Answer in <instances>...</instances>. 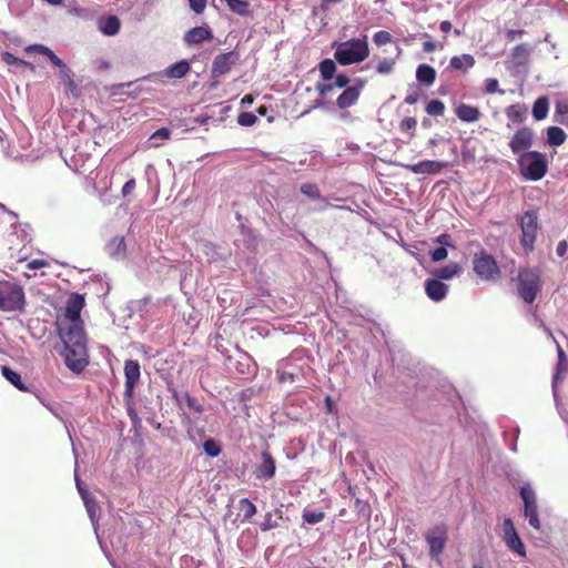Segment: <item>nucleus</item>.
<instances>
[{
	"instance_id": "f257e3e1",
	"label": "nucleus",
	"mask_w": 568,
	"mask_h": 568,
	"mask_svg": "<svg viewBox=\"0 0 568 568\" xmlns=\"http://www.w3.org/2000/svg\"><path fill=\"white\" fill-rule=\"evenodd\" d=\"M333 48L335 49L334 59L341 65L361 63L369 57L371 52L366 34L347 41L335 42Z\"/></svg>"
},
{
	"instance_id": "f03ea898",
	"label": "nucleus",
	"mask_w": 568,
	"mask_h": 568,
	"mask_svg": "<svg viewBox=\"0 0 568 568\" xmlns=\"http://www.w3.org/2000/svg\"><path fill=\"white\" fill-rule=\"evenodd\" d=\"M26 293L21 284L16 281H0V311L19 312L26 310Z\"/></svg>"
},
{
	"instance_id": "7ed1b4c3",
	"label": "nucleus",
	"mask_w": 568,
	"mask_h": 568,
	"mask_svg": "<svg viewBox=\"0 0 568 568\" xmlns=\"http://www.w3.org/2000/svg\"><path fill=\"white\" fill-rule=\"evenodd\" d=\"M517 165L520 174L529 181L541 180L548 171L547 156L538 151L519 154Z\"/></svg>"
},
{
	"instance_id": "20e7f679",
	"label": "nucleus",
	"mask_w": 568,
	"mask_h": 568,
	"mask_svg": "<svg viewBox=\"0 0 568 568\" xmlns=\"http://www.w3.org/2000/svg\"><path fill=\"white\" fill-rule=\"evenodd\" d=\"M541 291L540 272L537 268H521L518 273V294L527 304L534 303Z\"/></svg>"
},
{
	"instance_id": "39448f33",
	"label": "nucleus",
	"mask_w": 568,
	"mask_h": 568,
	"mask_svg": "<svg viewBox=\"0 0 568 568\" xmlns=\"http://www.w3.org/2000/svg\"><path fill=\"white\" fill-rule=\"evenodd\" d=\"M473 271L485 282H496L501 277V271L496 258L485 250L474 254Z\"/></svg>"
},
{
	"instance_id": "423d86ee",
	"label": "nucleus",
	"mask_w": 568,
	"mask_h": 568,
	"mask_svg": "<svg viewBox=\"0 0 568 568\" xmlns=\"http://www.w3.org/2000/svg\"><path fill=\"white\" fill-rule=\"evenodd\" d=\"M521 237L520 243L526 253L534 250L538 232V216L534 211H527L520 219Z\"/></svg>"
},
{
	"instance_id": "0eeeda50",
	"label": "nucleus",
	"mask_w": 568,
	"mask_h": 568,
	"mask_svg": "<svg viewBox=\"0 0 568 568\" xmlns=\"http://www.w3.org/2000/svg\"><path fill=\"white\" fill-rule=\"evenodd\" d=\"M425 540L428 545L430 557L438 558L443 554L448 540V527L445 524L434 526L426 532Z\"/></svg>"
},
{
	"instance_id": "6e6552de",
	"label": "nucleus",
	"mask_w": 568,
	"mask_h": 568,
	"mask_svg": "<svg viewBox=\"0 0 568 568\" xmlns=\"http://www.w3.org/2000/svg\"><path fill=\"white\" fill-rule=\"evenodd\" d=\"M59 333L64 346H87L82 322L61 324Z\"/></svg>"
},
{
	"instance_id": "1a4fd4ad",
	"label": "nucleus",
	"mask_w": 568,
	"mask_h": 568,
	"mask_svg": "<svg viewBox=\"0 0 568 568\" xmlns=\"http://www.w3.org/2000/svg\"><path fill=\"white\" fill-rule=\"evenodd\" d=\"M520 497L524 501L525 517L528 518L529 525L535 529H540V520L538 517V507L536 500V494L529 485L520 487Z\"/></svg>"
},
{
	"instance_id": "9d476101",
	"label": "nucleus",
	"mask_w": 568,
	"mask_h": 568,
	"mask_svg": "<svg viewBox=\"0 0 568 568\" xmlns=\"http://www.w3.org/2000/svg\"><path fill=\"white\" fill-rule=\"evenodd\" d=\"M534 144V131L528 126L518 129L509 141V148L514 155L519 156L526 152H531L530 148Z\"/></svg>"
},
{
	"instance_id": "9b49d317",
	"label": "nucleus",
	"mask_w": 568,
	"mask_h": 568,
	"mask_svg": "<svg viewBox=\"0 0 568 568\" xmlns=\"http://www.w3.org/2000/svg\"><path fill=\"white\" fill-rule=\"evenodd\" d=\"M65 364L77 373L82 372L88 365V349L87 346H65Z\"/></svg>"
},
{
	"instance_id": "f8f14e48",
	"label": "nucleus",
	"mask_w": 568,
	"mask_h": 568,
	"mask_svg": "<svg viewBox=\"0 0 568 568\" xmlns=\"http://www.w3.org/2000/svg\"><path fill=\"white\" fill-rule=\"evenodd\" d=\"M239 60V53L235 51H230L225 53H221L216 55L212 62L211 75L212 78H221L229 73L232 69V65L236 63Z\"/></svg>"
},
{
	"instance_id": "ddd939ff",
	"label": "nucleus",
	"mask_w": 568,
	"mask_h": 568,
	"mask_svg": "<svg viewBox=\"0 0 568 568\" xmlns=\"http://www.w3.org/2000/svg\"><path fill=\"white\" fill-rule=\"evenodd\" d=\"M503 528H504V540H505V544L507 545V547L511 551L520 555L521 557H525L526 556L525 545L523 544V541L514 526L513 520L510 518H506L504 520Z\"/></svg>"
},
{
	"instance_id": "4468645a",
	"label": "nucleus",
	"mask_w": 568,
	"mask_h": 568,
	"mask_svg": "<svg viewBox=\"0 0 568 568\" xmlns=\"http://www.w3.org/2000/svg\"><path fill=\"white\" fill-rule=\"evenodd\" d=\"M140 364L138 361L134 359H128L124 363V397L128 399H131L134 393L135 385L138 384L140 379Z\"/></svg>"
},
{
	"instance_id": "2eb2a0df",
	"label": "nucleus",
	"mask_w": 568,
	"mask_h": 568,
	"mask_svg": "<svg viewBox=\"0 0 568 568\" xmlns=\"http://www.w3.org/2000/svg\"><path fill=\"white\" fill-rule=\"evenodd\" d=\"M356 83L352 87H347L337 98L336 105L339 109H347L354 104L359 99L361 92L366 84L364 79H356Z\"/></svg>"
},
{
	"instance_id": "dca6fc26",
	"label": "nucleus",
	"mask_w": 568,
	"mask_h": 568,
	"mask_svg": "<svg viewBox=\"0 0 568 568\" xmlns=\"http://www.w3.org/2000/svg\"><path fill=\"white\" fill-rule=\"evenodd\" d=\"M402 166L414 174L435 175L446 169L448 163L442 161L424 160L416 164H402Z\"/></svg>"
},
{
	"instance_id": "f3484780",
	"label": "nucleus",
	"mask_w": 568,
	"mask_h": 568,
	"mask_svg": "<svg viewBox=\"0 0 568 568\" xmlns=\"http://www.w3.org/2000/svg\"><path fill=\"white\" fill-rule=\"evenodd\" d=\"M276 463L274 457L268 450L261 454V463L255 466L254 475L258 479H272L275 475Z\"/></svg>"
},
{
	"instance_id": "a211bd4d",
	"label": "nucleus",
	"mask_w": 568,
	"mask_h": 568,
	"mask_svg": "<svg viewBox=\"0 0 568 568\" xmlns=\"http://www.w3.org/2000/svg\"><path fill=\"white\" fill-rule=\"evenodd\" d=\"M424 286L426 295L434 302L443 301L449 291L448 285L436 277L426 280Z\"/></svg>"
},
{
	"instance_id": "6ab92c4d",
	"label": "nucleus",
	"mask_w": 568,
	"mask_h": 568,
	"mask_svg": "<svg viewBox=\"0 0 568 568\" xmlns=\"http://www.w3.org/2000/svg\"><path fill=\"white\" fill-rule=\"evenodd\" d=\"M83 306L84 298L82 295L74 293L70 296V298L67 301L64 314L68 323L82 322L80 318V313Z\"/></svg>"
},
{
	"instance_id": "aec40b11",
	"label": "nucleus",
	"mask_w": 568,
	"mask_h": 568,
	"mask_svg": "<svg viewBox=\"0 0 568 568\" xmlns=\"http://www.w3.org/2000/svg\"><path fill=\"white\" fill-rule=\"evenodd\" d=\"M213 38V33L209 27H195L189 30L184 36L187 44H200Z\"/></svg>"
},
{
	"instance_id": "412c9836",
	"label": "nucleus",
	"mask_w": 568,
	"mask_h": 568,
	"mask_svg": "<svg viewBox=\"0 0 568 568\" xmlns=\"http://www.w3.org/2000/svg\"><path fill=\"white\" fill-rule=\"evenodd\" d=\"M455 114L460 121L467 123L476 122L481 116V112L477 106L466 103H459L455 108Z\"/></svg>"
},
{
	"instance_id": "4be33fe9",
	"label": "nucleus",
	"mask_w": 568,
	"mask_h": 568,
	"mask_svg": "<svg viewBox=\"0 0 568 568\" xmlns=\"http://www.w3.org/2000/svg\"><path fill=\"white\" fill-rule=\"evenodd\" d=\"M558 362L556 372L552 376V385L556 386L562 381L564 376L568 373V357L562 347L557 343Z\"/></svg>"
},
{
	"instance_id": "5701e85b",
	"label": "nucleus",
	"mask_w": 568,
	"mask_h": 568,
	"mask_svg": "<svg viewBox=\"0 0 568 568\" xmlns=\"http://www.w3.org/2000/svg\"><path fill=\"white\" fill-rule=\"evenodd\" d=\"M99 30L108 37L115 36L120 31V20L116 16L102 17L98 21Z\"/></svg>"
},
{
	"instance_id": "b1692460",
	"label": "nucleus",
	"mask_w": 568,
	"mask_h": 568,
	"mask_svg": "<svg viewBox=\"0 0 568 568\" xmlns=\"http://www.w3.org/2000/svg\"><path fill=\"white\" fill-rule=\"evenodd\" d=\"M26 52H37L48 57V59L58 68L64 69L65 63L48 47L43 44H31L26 48Z\"/></svg>"
},
{
	"instance_id": "393cba45",
	"label": "nucleus",
	"mask_w": 568,
	"mask_h": 568,
	"mask_svg": "<svg viewBox=\"0 0 568 568\" xmlns=\"http://www.w3.org/2000/svg\"><path fill=\"white\" fill-rule=\"evenodd\" d=\"M462 273V266L456 262H450L447 265L439 267L433 272L434 276L438 280H452Z\"/></svg>"
},
{
	"instance_id": "a878e982",
	"label": "nucleus",
	"mask_w": 568,
	"mask_h": 568,
	"mask_svg": "<svg viewBox=\"0 0 568 568\" xmlns=\"http://www.w3.org/2000/svg\"><path fill=\"white\" fill-rule=\"evenodd\" d=\"M476 61L471 54L454 55L449 61V67L458 71H468L475 65Z\"/></svg>"
},
{
	"instance_id": "bb28decb",
	"label": "nucleus",
	"mask_w": 568,
	"mask_h": 568,
	"mask_svg": "<svg viewBox=\"0 0 568 568\" xmlns=\"http://www.w3.org/2000/svg\"><path fill=\"white\" fill-rule=\"evenodd\" d=\"M416 79L422 84L429 87L436 80V71L432 65L419 64L416 70Z\"/></svg>"
},
{
	"instance_id": "cd10ccee",
	"label": "nucleus",
	"mask_w": 568,
	"mask_h": 568,
	"mask_svg": "<svg viewBox=\"0 0 568 568\" xmlns=\"http://www.w3.org/2000/svg\"><path fill=\"white\" fill-rule=\"evenodd\" d=\"M125 248V239L121 235L111 239L105 246V250L111 257H119L124 255Z\"/></svg>"
},
{
	"instance_id": "c85d7f7f",
	"label": "nucleus",
	"mask_w": 568,
	"mask_h": 568,
	"mask_svg": "<svg viewBox=\"0 0 568 568\" xmlns=\"http://www.w3.org/2000/svg\"><path fill=\"white\" fill-rule=\"evenodd\" d=\"M190 63L186 60H181L173 63L165 70V75L171 79H182L190 72Z\"/></svg>"
},
{
	"instance_id": "c756f323",
	"label": "nucleus",
	"mask_w": 568,
	"mask_h": 568,
	"mask_svg": "<svg viewBox=\"0 0 568 568\" xmlns=\"http://www.w3.org/2000/svg\"><path fill=\"white\" fill-rule=\"evenodd\" d=\"M1 372H2L3 377L8 382H10L14 387H17L19 390H22V392L28 390L27 385L22 382L21 375L18 372L13 371L9 366H2Z\"/></svg>"
},
{
	"instance_id": "7c9ffc66",
	"label": "nucleus",
	"mask_w": 568,
	"mask_h": 568,
	"mask_svg": "<svg viewBox=\"0 0 568 568\" xmlns=\"http://www.w3.org/2000/svg\"><path fill=\"white\" fill-rule=\"evenodd\" d=\"M531 53V47L528 43H520L511 50V58L517 64H524L528 61Z\"/></svg>"
},
{
	"instance_id": "2f4dec72",
	"label": "nucleus",
	"mask_w": 568,
	"mask_h": 568,
	"mask_svg": "<svg viewBox=\"0 0 568 568\" xmlns=\"http://www.w3.org/2000/svg\"><path fill=\"white\" fill-rule=\"evenodd\" d=\"M567 134L559 126H549L547 129V140L550 145L559 146L565 143Z\"/></svg>"
},
{
	"instance_id": "473e14b6",
	"label": "nucleus",
	"mask_w": 568,
	"mask_h": 568,
	"mask_svg": "<svg viewBox=\"0 0 568 568\" xmlns=\"http://www.w3.org/2000/svg\"><path fill=\"white\" fill-rule=\"evenodd\" d=\"M548 99L546 97L538 98L532 105V115L536 120H542L548 113Z\"/></svg>"
},
{
	"instance_id": "72a5a7b5",
	"label": "nucleus",
	"mask_w": 568,
	"mask_h": 568,
	"mask_svg": "<svg viewBox=\"0 0 568 568\" xmlns=\"http://www.w3.org/2000/svg\"><path fill=\"white\" fill-rule=\"evenodd\" d=\"M318 71L324 81H328L334 77L336 64L332 59H324L318 64Z\"/></svg>"
},
{
	"instance_id": "f704fd0d",
	"label": "nucleus",
	"mask_w": 568,
	"mask_h": 568,
	"mask_svg": "<svg viewBox=\"0 0 568 568\" xmlns=\"http://www.w3.org/2000/svg\"><path fill=\"white\" fill-rule=\"evenodd\" d=\"M231 11L240 16L250 14V3L246 0H224Z\"/></svg>"
},
{
	"instance_id": "c9c22d12",
	"label": "nucleus",
	"mask_w": 568,
	"mask_h": 568,
	"mask_svg": "<svg viewBox=\"0 0 568 568\" xmlns=\"http://www.w3.org/2000/svg\"><path fill=\"white\" fill-rule=\"evenodd\" d=\"M526 109L520 104H513L506 109L507 118L514 123H521L525 119Z\"/></svg>"
},
{
	"instance_id": "e433bc0d",
	"label": "nucleus",
	"mask_w": 568,
	"mask_h": 568,
	"mask_svg": "<svg viewBox=\"0 0 568 568\" xmlns=\"http://www.w3.org/2000/svg\"><path fill=\"white\" fill-rule=\"evenodd\" d=\"M237 507L243 514V521L250 520L256 514L255 505L247 498L240 499Z\"/></svg>"
},
{
	"instance_id": "4c0bfd02",
	"label": "nucleus",
	"mask_w": 568,
	"mask_h": 568,
	"mask_svg": "<svg viewBox=\"0 0 568 568\" xmlns=\"http://www.w3.org/2000/svg\"><path fill=\"white\" fill-rule=\"evenodd\" d=\"M59 78L71 93L75 91L77 84L73 80V73L68 67L60 70Z\"/></svg>"
},
{
	"instance_id": "58836bf2",
	"label": "nucleus",
	"mask_w": 568,
	"mask_h": 568,
	"mask_svg": "<svg viewBox=\"0 0 568 568\" xmlns=\"http://www.w3.org/2000/svg\"><path fill=\"white\" fill-rule=\"evenodd\" d=\"M425 111L433 116H442L445 112V104L440 100H430L426 106Z\"/></svg>"
},
{
	"instance_id": "ea45409f",
	"label": "nucleus",
	"mask_w": 568,
	"mask_h": 568,
	"mask_svg": "<svg viewBox=\"0 0 568 568\" xmlns=\"http://www.w3.org/2000/svg\"><path fill=\"white\" fill-rule=\"evenodd\" d=\"M324 517H325V514L323 511L307 509V508H305L303 510V515H302L303 520L305 523L312 524V525L322 521L324 519Z\"/></svg>"
},
{
	"instance_id": "a19ab883",
	"label": "nucleus",
	"mask_w": 568,
	"mask_h": 568,
	"mask_svg": "<svg viewBox=\"0 0 568 568\" xmlns=\"http://www.w3.org/2000/svg\"><path fill=\"white\" fill-rule=\"evenodd\" d=\"M203 449L205 454L210 457H217L222 450L220 444L212 438L203 443Z\"/></svg>"
},
{
	"instance_id": "79ce46f5",
	"label": "nucleus",
	"mask_w": 568,
	"mask_h": 568,
	"mask_svg": "<svg viewBox=\"0 0 568 568\" xmlns=\"http://www.w3.org/2000/svg\"><path fill=\"white\" fill-rule=\"evenodd\" d=\"M417 126V120L413 116L404 118L399 123V129L403 132L412 131L409 139L415 135V129Z\"/></svg>"
},
{
	"instance_id": "37998d69",
	"label": "nucleus",
	"mask_w": 568,
	"mask_h": 568,
	"mask_svg": "<svg viewBox=\"0 0 568 568\" xmlns=\"http://www.w3.org/2000/svg\"><path fill=\"white\" fill-rule=\"evenodd\" d=\"M395 67V60L394 59H383L379 61L376 65V71L379 74H389L393 72Z\"/></svg>"
},
{
	"instance_id": "c03bdc74",
	"label": "nucleus",
	"mask_w": 568,
	"mask_h": 568,
	"mask_svg": "<svg viewBox=\"0 0 568 568\" xmlns=\"http://www.w3.org/2000/svg\"><path fill=\"white\" fill-rule=\"evenodd\" d=\"M82 499L90 518L93 520L99 508L97 501L89 494H82Z\"/></svg>"
},
{
	"instance_id": "a18cd8bd",
	"label": "nucleus",
	"mask_w": 568,
	"mask_h": 568,
	"mask_svg": "<svg viewBox=\"0 0 568 568\" xmlns=\"http://www.w3.org/2000/svg\"><path fill=\"white\" fill-rule=\"evenodd\" d=\"M301 192L305 194L306 196L317 200L321 197L320 190L317 185L313 183H304L301 185Z\"/></svg>"
},
{
	"instance_id": "49530a36",
	"label": "nucleus",
	"mask_w": 568,
	"mask_h": 568,
	"mask_svg": "<svg viewBox=\"0 0 568 568\" xmlns=\"http://www.w3.org/2000/svg\"><path fill=\"white\" fill-rule=\"evenodd\" d=\"M257 122V116L252 112H242L237 116V123L242 126H252Z\"/></svg>"
},
{
	"instance_id": "de8ad7c7",
	"label": "nucleus",
	"mask_w": 568,
	"mask_h": 568,
	"mask_svg": "<svg viewBox=\"0 0 568 568\" xmlns=\"http://www.w3.org/2000/svg\"><path fill=\"white\" fill-rule=\"evenodd\" d=\"M373 40L376 45H385L392 42L393 37L388 31L381 30L374 34Z\"/></svg>"
},
{
	"instance_id": "09e8293b",
	"label": "nucleus",
	"mask_w": 568,
	"mask_h": 568,
	"mask_svg": "<svg viewBox=\"0 0 568 568\" xmlns=\"http://www.w3.org/2000/svg\"><path fill=\"white\" fill-rule=\"evenodd\" d=\"M171 136V131L168 128H161L156 130L150 138L151 141H155L156 139L169 140ZM161 143L152 142V146L159 148Z\"/></svg>"
},
{
	"instance_id": "8fccbe9b",
	"label": "nucleus",
	"mask_w": 568,
	"mask_h": 568,
	"mask_svg": "<svg viewBox=\"0 0 568 568\" xmlns=\"http://www.w3.org/2000/svg\"><path fill=\"white\" fill-rule=\"evenodd\" d=\"M485 92L488 94H493L496 92L504 93L503 90H499V82L495 78L487 79L485 82Z\"/></svg>"
},
{
	"instance_id": "3c124183",
	"label": "nucleus",
	"mask_w": 568,
	"mask_h": 568,
	"mask_svg": "<svg viewBox=\"0 0 568 568\" xmlns=\"http://www.w3.org/2000/svg\"><path fill=\"white\" fill-rule=\"evenodd\" d=\"M185 402L190 409H193L196 414H202L204 407L197 402V399L189 394L185 395Z\"/></svg>"
},
{
	"instance_id": "603ef678",
	"label": "nucleus",
	"mask_w": 568,
	"mask_h": 568,
	"mask_svg": "<svg viewBox=\"0 0 568 568\" xmlns=\"http://www.w3.org/2000/svg\"><path fill=\"white\" fill-rule=\"evenodd\" d=\"M278 526L277 521L273 519L272 513H266L264 520L261 523V529L267 531Z\"/></svg>"
},
{
	"instance_id": "864d4df0",
	"label": "nucleus",
	"mask_w": 568,
	"mask_h": 568,
	"mask_svg": "<svg viewBox=\"0 0 568 568\" xmlns=\"http://www.w3.org/2000/svg\"><path fill=\"white\" fill-rule=\"evenodd\" d=\"M429 254H430L433 262H442V261L446 260L448 256V252L445 246L437 247L434 251H432Z\"/></svg>"
},
{
	"instance_id": "5fc2aeb1",
	"label": "nucleus",
	"mask_w": 568,
	"mask_h": 568,
	"mask_svg": "<svg viewBox=\"0 0 568 568\" xmlns=\"http://www.w3.org/2000/svg\"><path fill=\"white\" fill-rule=\"evenodd\" d=\"M190 8L196 14H202L206 8L207 0H187Z\"/></svg>"
},
{
	"instance_id": "6e6d98bb",
	"label": "nucleus",
	"mask_w": 568,
	"mask_h": 568,
	"mask_svg": "<svg viewBox=\"0 0 568 568\" xmlns=\"http://www.w3.org/2000/svg\"><path fill=\"white\" fill-rule=\"evenodd\" d=\"M2 60L8 65H22V63H24L23 59H20L18 57H16L13 53H10V52H4L2 54Z\"/></svg>"
},
{
	"instance_id": "4d7b16f0",
	"label": "nucleus",
	"mask_w": 568,
	"mask_h": 568,
	"mask_svg": "<svg viewBox=\"0 0 568 568\" xmlns=\"http://www.w3.org/2000/svg\"><path fill=\"white\" fill-rule=\"evenodd\" d=\"M434 242L438 243V244H440L442 246H445V247H454V245L452 243V236L448 233H443V234L438 235L434 240Z\"/></svg>"
},
{
	"instance_id": "13d9d810",
	"label": "nucleus",
	"mask_w": 568,
	"mask_h": 568,
	"mask_svg": "<svg viewBox=\"0 0 568 568\" xmlns=\"http://www.w3.org/2000/svg\"><path fill=\"white\" fill-rule=\"evenodd\" d=\"M348 83H349V78L346 74L339 73L335 77L334 87H336L338 89H342V88L346 89Z\"/></svg>"
},
{
	"instance_id": "bf43d9fd",
	"label": "nucleus",
	"mask_w": 568,
	"mask_h": 568,
	"mask_svg": "<svg viewBox=\"0 0 568 568\" xmlns=\"http://www.w3.org/2000/svg\"><path fill=\"white\" fill-rule=\"evenodd\" d=\"M135 180L134 179H130L129 181H126L124 183V185L122 186V195L123 196H129L130 194L133 193V191L135 190Z\"/></svg>"
},
{
	"instance_id": "052dcab7",
	"label": "nucleus",
	"mask_w": 568,
	"mask_h": 568,
	"mask_svg": "<svg viewBox=\"0 0 568 568\" xmlns=\"http://www.w3.org/2000/svg\"><path fill=\"white\" fill-rule=\"evenodd\" d=\"M48 262L43 258H36V260H32L30 261L28 264H27V268L28 270H39V268H42V267H45L48 266Z\"/></svg>"
},
{
	"instance_id": "680f3d73",
	"label": "nucleus",
	"mask_w": 568,
	"mask_h": 568,
	"mask_svg": "<svg viewBox=\"0 0 568 568\" xmlns=\"http://www.w3.org/2000/svg\"><path fill=\"white\" fill-rule=\"evenodd\" d=\"M355 510L358 514H368L369 513V505L366 501H363L361 499L355 500Z\"/></svg>"
},
{
	"instance_id": "e2e57ef3",
	"label": "nucleus",
	"mask_w": 568,
	"mask_h": 568,
	"mask_svg": "<svg viewBox=\"0 0 568 568\" xmlns=\"http://www.w3.org/2000/svg\"><path fill=\"white\" fill-rule=\"evenodd\" d=\"M525 34V30H514V29H509L506 31V39L508 41H514L516 40L517 38H520Z\"/></svg>"
},
{
	"instance_id": "0e129e2a",
	"label": "nucleus",
	"mask_w": 568,
	"mask_h": 568,
	"mask_svg": "<svg viewBox=\"0 0 568 568\" xmlns=\"http://www.w3.org/2000/svg\"><path fill=\"white\" fill-rule=\"evenodd\" d=\"M334 84H323V83H317L316 84V90L317 92L320 93V95L324 97L326 95L329 91H332Z\"/></svg>"
},
{
	"instance_id": "69168bd1",
	"label": "nucleus",
	"mask_w": 568,
	"mask_h": 568,
	"mask_svg": "<svg viewBox=\"0 0 568 568\" xmlns=\"http://www.w3.org/2000/svg\"><path fill=\"white\" fill-rule=\"evenodd\" d=\"M436 43L433 42V41H425L423 43V50L424 52H427V53H430V52H434L436 50Z\"/></svg>"
},
{
	"instance_id": "338daca9",
	"label": "nucleus",
	"mask_w": 568,
	"mask_h": 568,
	"mask_svg": "<svg viewBox=\"0 0 568 568\" xmlns=\"http://www.w3.org/2000/svg\"><path fill=\"white\" fill-rule=\"evenodd\" d=\"M418 93L417 92H413L410 94H407L406 98H405V103L407 104H415L417 101H418Z\"/></svg>"
},
{
	"instance_id": "774afa93",
	"label": "nucleus",
	"mask_w": 568,
	"mask_h": 568,
	"mask_svg": "<svg viewBox=\"0 0 568 568\" xmlns=\"http://www.w3.org/2000/svg\"><path fill=\"white\" fill-rule=\"evenodd\" d=\"M556 110L559 114L568 113V103L566 102H559L556 105Z\"/></svg>"
}]
</instances>
